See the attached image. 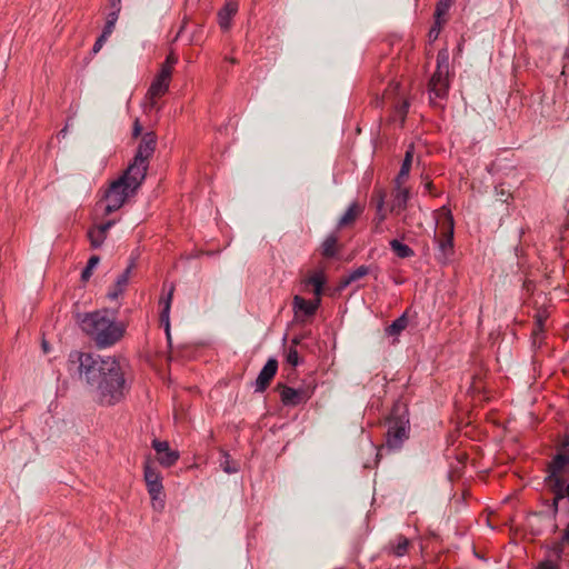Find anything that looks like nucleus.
<instances>
[{
    "instance_id": "12",
    "label": "nucleus",
    "mask_w": 569,
    "mask_h": 569,
    "mask_svg": "<svg viewBox=\"0 0 569 569\" xmlns=\"http://www.w3.org/2000/svg\"><path fill=\"white\" fill-rule=\"evenodd\" d=\"M133 268H134V261H131V263L127 267L124 272L117 278L113 288L108 292V297L110 299H112V300L117 299L124 291L128 282H129L130 273Z\"/></svg>"
},
{
    "instance_id": "16",
    "label": "nucleus",
    "mask_w": 569,
    "mask_h": 569,
    "mask_svg": "<svg viewBox=\"0 0 569 569\" xmlns=\"http://www.w3.org/2000/svg\"><path fill=\"white\" fill-rule=\"evenodd\" d=\"M147 488H148V492L152 500V507L156 510L161 511L164 507V501L162 499V490H163L162 480H159L156 483H151Z\"/></svg>"
},
{
    "instance_id": "41",
    "label": "nucleus",
    "mask_w": 569,
    "mask_h": 569,
    "mask_svg": "<svg viewBox=\"0 0 569 569\" xmlns=\"http://www.w3.org/2000/svg\"><path fill=\"white\" fill-rule=\"evenodd\" d=\"M113 221H108L103 224L98 226V230L103 231V234L107 236L108 230L112 227Z\"/></svg>"
},
{
    "instance_id": "2",
    "label": "nucleus",
    "mask_w": 569,
    "mask_h": 569,
    "mask_svg": "<svg viewBox=\"0 0 569 569\" xmlns=\"http://www.w3.org/2000/svg\"><path fill=\"white\" fill-rule=\"evenodd\" d=\"M157 144V137L153 132L142 136L133 161L124 173L114 180L104 194V213L110 214L120 209L127 199L136 193L146 178L149 167V159L152 157Z\"/></svg>"
},
{
    "instance_id": "54",
    "label": "nucleus",
    "mask_w": 569,
    "mask_h": 569,
    "mask_svg": "<svg viewBox=\"0 0 569 569\" xmlns=\"http://www.w3.org/2000/svg\"><path fill=\"white\" fill-rule=\"evenodd\" d=\"M375 230H376V232H380V231H381V230H380V227H379V224H378V223H377V226H376V229H375Z\"/></svg>"
},
{
    "instance_id": "5",
    "label": "nucleus",
    "mask_w": 569,
    "mask_h": 569,
    "mask_svg": "<svg viewBox=\"0 0 569 569\" xmlns=\"http://www.w3.org/2000/svg\"><path fill=\"white\" fill-rule=\"evenodd\" d=\"M448 59L447 51H440L437 56V70L429 82V91L435 98L443 99L448 93Z\"/></svg>"
},
{
    "instance_id": "38",
    "label": "nucleus",
    "mask_w": 569,
    "mask_h": 569,
    "mask_svg": "<svg viewBox=\"0 0 569 569\" xmlns=\"http://www.w3.org/2000/svg\"><path fill=\"white\" fill-rule=\"evenodd\" d=\"M114 27H116V23H113L112 21H106V24H104V28H103L102 32L108 34V36H111V33L113 32Z\"/></svg>"
},
{
    "instance_id": "22",
    "label": "nucleus",
    "mask_w": 569,
    "mask_h": 569,
    "mask_svg": "<svg viewBox=\"0 0 569 569\" xmlns=\"http://www.w3.org/2000/svg\"><path fill=\"white\" fill-rule=\"evenodd\" d=\"M159 480H162L160 472L151 465L150 459L148 458L144 463V481L147 487L151 483H156Z\"/></svg>"
},
{
    "instance_id": "44",
    "label": "nucleus",
    "mask_w": 569,
    "mask_h": 569,
    "mask_svg": "<svg viewBox=\"0 0 569 569\" xmlns=\"http://www.w3.org/2000/svg\"><path fill=\"white\" fill-rule=\"evenodd\" d=\"M141 131H142V127H141L139 120L136 119L134 124H133V137H138L141 133Z\"/></svg>"
},
{
    "instance_id": "53",
    "label": "nucleus",
    "mask_w": 569,
    "mask_h": 569,
    "mask_svg": "<svg viewBox=\"0 0 569 569\" xmlns=\"http://www.w3.org/2000/svg\"><path fill=\"white\" fill-rule=\"evenodd\" d=\"M227 60L231 63H237V60L234 58H227Z\"/></svg>"
},
{
    "instance_id": "49",
    "label": "nucleus",
    "mask_w": 569,
    "mask_h": 569,
    "mask_svg": "<svg viewBox=\"0 0 569 569\" xmlns=\"http://www.w3.org/2000/svg\"><path fill=\"white\" fill-rule=\"evenodd\" d=\"M540 569H557V567L551 563H547V565H543Z\"/></svg>"
},
{
    "instance_id": "27",
    "label": "nucleus",
    "mask_w": 569,
    "mask_h": 569,
    "mask_svg": "<svg viewBox=\"0 0 569 569\" xmlns=\"http://www.w3.org/2000/svg\"><path fill=\"white\" fill-rule=\"evenodd\" d=\"M88 237L90 239L91 246L94 248H99L107 236L103 234V231L98 230V228H94L88 232Z\"/></svg>"
},
{
    "instance_id": "10",
    "label": "nucleus",
    "mask_w": 569,
    "mask_h": 569,
    "mask_svg": "<svg viewBox=\"0 0 569 569\" xmlns=\"http://www.w3.org/2000/svg\"><path fill=\"white\" fill-rule=\"evenodd\" d=\"M278 370V361L273 358L269 359L256 380V391L262 392L269 386Z\"/></svg>"
},
{
    "instance_id": "39",
    "label": "nucleus",
    "mask_w": 569,
    "mask_h": 569,
    "mask_svg": "<svg viewBox=\"0 0 569 569\" xmlns=\"http://www.w3.org/2000/svg\"><path fill=\"white\" fill-rule=\"evenodd\" d=\"M176 62L177 57L173 53H170L162 66H170V71L172 72V67Z\"/></svg>"
},
{
    "instance_id": "31",
    "label": "nucleus",
    "mask_w": 569,
    "mask_h": 569,
    "mask_svg": "<svg viewBox=\"0 0 569 569\" xmlns=\"http://www.w3.org/2000/svg\"><path fill=\"white\" fill-rule=\"evenodd\" d=\"M566 463H567V459L563 456H561V455L557 456L551 466L552 476H550V478H556L555 473L560 471L565 467Z\"/></svg>"
},
{
    "instance_id": "8",
    "label": "nucleus",
    "mask_w": 569,
    "mask_h": 569,
    "mask_svg": "<svg viewBox=\"0 0 569 569\" xmlns=\"http://www.w3.org/2000/svg\"><path fill=\"white\" fill-rule=\"evenodd\" d=\"M171 80L170 66H161L159 73L148 90V97H162L169 90Z\"/></svg>"
},
{
    "instance_id": "7",
    "label": "nucleus",
    "mask_w": 569,
    "mask_h": 569,
    "mask_svg": "<svg viewBox=\"0 0 569 569\" xmlns=\"http://www.w3.org/2000/svg\"><path fill=\"white\" fill-rule=\"evenodd\" d=\"M152 448L157 453L158 462L164 468L173 466L180 457L177 450L170 448L168 441L153 439Z\"/></svg>"
},
{
    "instance_id": "20",
    "label": "nucleus",
    "mask_w": 569,
    "mask_h": 569,
    "mask_svg": "<svg viewBox=\"0 0 569 569\" xmlns=\"http://www.w3.org/2000/svg\"><path fill=\"white\" fill-rule=\"evenodd\" d=\"M338 237L330 234L321 244V253L326 258L333 257L337 252Z\"/></svg>"
},
{
    "instance_id": "26",
    "label": "nucleus",
    "mask_w": 569,
    "mask_h": 569,
    "mask_svg": "<svg viewBox=\"0 0 569 569\" xmlns=\"http://www.w3.org/2000/svg\"><path fill=\"white\" fill-rule=\"evenodd\" d=\"M452 3H453V0H439L436 6L435 19L446 20L445 16L449 11Z\"/></svg>"
},
{
    "instance_id": "14",
    "label": "nucleus",
    "mask_w": 569,
    "mask_h": 569,
    "mask_svg": "<svg viewBox=\"0 0 569 569\" xmlns=\"http://www.w3.org/2000/svg\"><path fill=\"white\" fill-rule=\"evenodd\" d=\"M408 199L409 189L403 188L402 186H397L390 208L391 212H395L397 214L400 213V211L406 208Z\"/></svg>"
},
{
    "instance_id": "13",
    "label": "nucleus",
    "mask_w": 569,
    "mask_h": 569,
    "mask_svg": "<svg viewBox=\"0 0 569 569\" xmlns=\"http://www.w3.org/2000/svg\"><path fill=\"white\" fill-rule=\"evenodd\" d=\"M319 303H320L319 298H317L316 301H308L300 296L293 297V310H295L296 315H298L299 312H302L305 316H312L316 312V310L318 309Z\"/></svg>"
},
{
    "instance_id": "19",
    "label": "nucleus",
    "mask_w": 569,
    "mask_h": 569,
    "mask_svg": "<svg viewBox=\"0 0 569 569\" xmlns=\"http://www.w3.org/2000/svg\"><path fill=\"white\" fill-rule=\"evenodd\" d=\"M303 283L313 286V292L319 298L322 293V286L325 283L323 271L320 270L313 272L306 280H303Z\"/></svg>"
},
{
    "instance_id": "3",
    "label": "nucleus",
    "mask_w": 569,
    "mask_h": 569,
    "mask_svg": "<svg viewBox=\"0 0 569 569\" xmlns=\"http://www.w3.org/2000/svg\"><path fill=\"white\" fill-rule=\"evenodd\" d=\"M77 321L81 330L88 335L99 348H107L118 342L124 333V326L116 322L106 310L78 315Z\"/></svg>"
},
{
    "instance_id": "23",
    "label": "nucleus",
    "mask_w": 569,
    "mask_h": 569,
    "mask_svg": "<svg viewBox=\"0 0 569 569\" xmlns=\"http://www.w3.org/2000/svg\"><path fill=\"white\" fill-rule=\"evenodd\" d=\"M369 271H370L369 267L360 266L359 268H357L355 271H352L347 278H345L341 281V286L346 287V286L350 284L351 282L359 280L360 278L367 276L369 273Z\"/></svg>"
},
{
    "instance_id": "1",
    "label": "nucleus",
    "mask_w": 569,
    "mask_h": 569,
    "mask_svg": "<svg viewBox=\"0 0 569 569\" xmlns=\"http://www.w3.org/2000/svg\"><path fill=\"white\" fill-rule=\"evenodd\" d=\"M69 362L77 365L80 378L89 385L100 405L113 406L124 398V363L120 359L74 352L70 355Z\"/></svg>"
},
{
    "instance_id": "15",
    "label": "nucleus",
    "mask_w": 569,
    "mask_h": 569,
    "mask_svg": "<svg viewBox=\"0 0 569 569\" xmlns=\"http://www.w3.org/2000/svg\"><path fill=\"white\" fill-rule=\"evenodd\" d=\"M362 211L363 207L358 202H353L345 212V214L340 218L338 222V228L341 229L352 224L357 220V218L362 213Z\"/></svg>"
},
{
    "instance_id": "21",
    "label": "nucleus",
    "mask_w": 569,
    "mask_h": 569,
    "mask_svg": "<svg viewBox=\"0 0 569 569\" xmlns=\"http://www.w3.org/2000/svg\"><path fill=\"white\" fill-rule=\"evenodd\" d=\"M390 247L396 256L402 259L410 258L415 254L413 250L409 246L400 242L397 239L390 241Z\"/></svg>"
},
{
    "instance_id": "4",
    "label": "nucleus",
    "mask_w": 569,
    "mask_h": 569,
    "mask_svg": "<svg viewBox=\"0 0 569 569\" xmlns=\"http://www.w3.org/2000/svg\"><path fill=\"white\" fill-rule=\"evenodd\" d=\"M436 220L439 229V233L435 236L439 249L438 259L447 262L453 252V217L449 209L442 207L436 212Z\"/></svg>"
},
{
    "instance_id": "34",
    "label": "nucleus",
    "mask_w": 569,
    "mask_h": 569,
    "mask_svg": "<svg viewBox=\"0 0 569 569\" xmlns=\"http://www.w3.org/2000/svg\"><path fill=\"white\" fill-rule=\"evenodd\" d=\"M446 22V20H437L435 19V23L431 27L429 31V38L430 40H436L440 33L442 24Z\"/></svg>"
},
{
    "instance_id": "9",
    "label": "nucleus",
    "mask_w": 569,
    "mask_h": 569,
    "mask_svg": "<svg viewBox=\"0 0 569 569\" xmlns=\"http://www.w3.org/2000/svg\"><path fill=\"white\" fill-rule=\"evenodd\" d=\"M278 388L280 389L281 401L286 406H297L310 398V393L306 389H293L281 385Z\"/></svg>"
},
{
    "instance_id": "11",
    "label": "nucleus",
    "mask_w": 569,
    "mask_h": 569,
    "mask_svg": "<svg viewBox=\"0 0 569 569\" xmlns=\"http://www.w3.org/2000/svg\"><path fill=\"white\" fill-rule=\"evenodd\" d=\"M238 11V3L236 1H228L224 7L218 12V22L221 29L228 30L231 26V19Z\"/></svg>"
},
{
    "instance_id": "18",
    "label": "nucleus",
    "mask_w": 569,
    "mask_h": 569,
    "mask_svg": "<svg viewBox=\"0 0 569 569\" xmlns=\"http://www.w3.org/2000/svg\"><path fill=\"white\" fill-rule=\"evenodd\" d=\"M409 543V539L403 536H398L393 541L390 542L389 552L397 557H401L407 552Z\"/></svg>"
},
{
    "instance_id": "29",
    "label": "nucleus",
    "mask_w": 569,
    "mask_h": 569,
    "mask_svg": "<svg viewBox=\"0 0 569 569\" xmlns=\"http://www.w3.org/2000/svg\"><path fill=\"white\" fill-rule=\"evenodd\" d=\"M411 164L408 162H402V166L400 168V171L396 178V184L402 186L405 181L407 180L409 172H410Z\"/></svg>"
},
{
    "instance_id": "17",
    "label": "nucleus",
    "mask_w": 569,
    "mask_h": 569,
    "mask_svg": "<svg viewBox=\"0 0 569 569\" xmlns=\"http://www.w3.org/2000/svg\"><path fill=\"white\" fill-rule=\"evenodd\" d=\"M173 291H174V287H173V284H171L170 289L168 291V296L160 300V303L163 305V310H162V313H161V321L164 322V325H166V333H167V337H168L169 341H170L169 311H170V306H171V300H172Z\"/></svg>"
},
{
    "instance_id": "50",
    "label": "nucleus",
    "mask_w": 569,
    "mask_h": 569,
    "mask_svg": "<svg viewBox=\"0 0 569 569\" xmlns=\"http://www.w3.org/2000/svg\"><path fill=\"white\" fill-rule=\"evenodd\" d=\"M558 502H559V501H557V500H555V499H553L552 507H553L555 512H557V510H558Z\"/></svg>"
},
{
    "instance_id": "25",
    "label": "nucleus",
    "mask_w": 569,
    "mask_h": 569,
    "mask_svg": "<svg viewBox=\"0 0 569 569\" xmlns=\"http://www.w3.org/2000/svg\"><path fill=\"white\" fill-rule=\"evenodd\" d=\"M220 467L227 473H236L239 470V463L233 461L229 453L223 452Z\"/></svg>"
},
{
    "instance_id": "48",
    "label": "nucleus",
    "mask_w": 569,
    "mask_h": 569,
    "mask_svg": "<svg viewBox=\"0 0 569 569\" xmlns=\"http://www.w3.org/2000/svg\"><path fill=\"white\" fill-rule=\"evenodd\" d=\"M302 338L301 337H295L292 339V347H296L298 346L300 342H301Z\"/></svg>"
},
{
    "instance_id": "33",
    "label": "nucleus",
    "mask_w": 569,
    "mask_h": 569,
    "mask_svg": "<svg viewBox=\"0 0 569 569\" xmlns=\"http://www.w3.org/2000/svg\"><path fill=\"white\" fill-rule=\"evenodd\" d=\"M286 359H287V362L290 363L291 366H293V367L298 366L299 356H298V351L295 347H290L288 349Z\"/></svg>"
},
{
    "instance_id": "42",
    "label": "nucleus",
    "mask_w": 569,
    "mask_h": 569,
    "mask_svg": "<svg viewBox=\"0 0 569 569\" xmlns=\"http://www.w3.org/2000/svg\"><path fill=\"white\" fill-rule=\"evenodd\" d=\"M412 158H413V147L411 146L407 152H406V157L403 159L405 162H408V163H412Z\"/></svg>"
},
{
    "instance_id": "40",
    "label": "nucleus",
    "mask_w": 569,
    "mask_h": 569,
    "mask_svg": "<svg viewBox=\"0 0 569 569\" xmlns=\"http://www.w3.org/2000/svg\"><path fill=\"white\" fill-rule=\"evenodd\" d=\"M109 6L111 8V11H121V0H109Z\"/></svg>"
},
{
    "instance_id": "47",
    "label": "nucleus",
    "mask_w": 569,
    "mask_h": 569,
    "mask_svg": "<svg viewBox=\"0 0 569 569\" xmlns=\"http://www.w3.org/2000/svg\"><path fill=\"white\" fill-rule=\"evenodd\" d=\"M102 47H103L102 44H100L99 42L96 41V43L93 44V49H92L93 53H98Z\"/></svg>"
},
{
    "instance_id": "37",
    "label": "nucleus",
    "mask_w": 569,
    "mask_h": 569,
    "mask_svg": "<svg viewBox=\"0 0 569 569\" xmlns=\"http://www.w3.org/2000/svg\"><path fill=\"white\" fill-rule=\"evenodd\" d=\"M408 108H409V103L407 101H403L402 104L398 109V112L401 117V122L405 121V117L407 114Z\"/></svg>"
},
{
    "instance_id": "36",
    "label": "nucleus",
    "mask_w": 569,
    "mask_h": 569,
    "mask_svg": "<svg viewBox=\"0 0 569 569\" xmlns=\"http://www.w3.org/2000/svg\"><path fill=\"white\" fill-rule=\"evenodd\" d=\"M158 97H148L146 96L147 102L144 104L146 110H152L157 108V99Z\"/></svg>"
},
{
    "instance_id": "45",
    "label": "nucleus",
    "mask_w": 569,
    "mask_h": 569,
    "mask_svg": "<svg viewBox=\"0 0 569 569\" xmlns=\"http://www.w3.org/2000/svg\"><path fill=\"white\" fill-rule=\"evenodd\" d=\"M562 542L563 543H569V522H568V526H567V528L565 530V533L562 536Z\"/></svg>"
},
{
    "instance_id": "35",
    "label": "nucleus",
    "mask_w": 569,
    "mask_h": 569,
    "mask_svg": "<svg viewBox=\"0 0 569 569\" xmlns=\"http://www.w3.org/2000/svg\"><path fill=\"white\" fill-rule=\"evenodd\" d=\"M546 318H543L542 316H538L537 317V320H536V328L533 330V335L537 336L539 335L540 332L543 331V321H545Z\"/></svg>"
},
{
    "instance_id": "52",
    "label": "nucleus",
    "mask_w": 569,
    "mask_h": 569,
    "mask_svg": "<svg viewBox=\"0 0 569 569\" xmlns=\"http://www.w3.org/2000/svg\"><path fill=\"white\" fill-rule=\"evenodd\" d=\"M42 348H43L44 352H48V345L46 341L42 342Z\"/></svg>"
},
{
    "instance_id": "51",
    "label": "nucleus",
    "mask_w": 569,
    "mask_h": 569,
    "mask_svg": "<svg viewBox=\"0 0 569 569\" xmlns=\"http://www.w3.org/2000/svg\"><path fill=\"white\" fill-rule=\"evenodd\" d=\"M402 220H403L405 223L410 224V217L409 216H405Z\"/></svg>"
},
{
    "instance_id": "30",
    "label": "nucleus",
    "mask_w": 569,
    "mask_h": 569,
    "mask_svg": "<svg viewBox=\"0 0 569 569\" xmlns=\"http://www.w3.org/2000/svg\"><path fill=\"white\" fill-rule=\"evenodd\" d=\"M549 481L553 482V485H551V486L556 493L555 500L559 501L562 498H565L566 492L562 491V483H561L560 479L559 478H549Z\"/></svg>"
},
{
    "instance_id": "32",
    "label": "nucleus",
    "mask_w": 569,
    "mask_h": 569,
    "mask_svg": "<svg viewBox=\"0 0 569 569\" xmlns=\"http://www.w3.org/2000/svg\"><path fill=\"white\" fill-rule=\"evenodd\" d=\"M385 192H379V199L377 202V211H378V224H380L385 219L386 214L382 212L383 203H385Z\"/></svg>"
},
{
    "instance_id": "28",
    "label": "nucleus",
    "mask_w": 569,
    "mask_h": 569,
    "mask_svg": "<svg viewBox=\"0 0 569 569\" xmlns=\"http://www.w3.org/2000/svg\"><path fill=\"white\" fill-rule=\"evenodd\" d=\"M99 261H100V259L98 256H92L89 259L87 267L83 269V271L81 273V278L83 281L89 280V278L92 274L93 269L98 266Z\"/></svg>"
},
{
    "instance_id": "46",
    "label": "nucleus",
    "mask_w": 569,
    "mask_h": 569,
    "mask_svg": "<svg viewBox=\"0 0 569 569\" xmlns=\"http://www.w3.org/2000/svg\"><path fill=\"white\" fill-rule=\"evenodd\" d=\"M110 36L106 34V33H101V36L97 39V42H99L100 44H104V42L107 41V39L109 38Z\"/></svg>"
},
{
    "instance_id": "43",
    "label": "nucleus",
    "mask_w": 569,
    "mask_h": 569,
    "mask_svg": "<svg viewBox=\"0 0 569 569\" xmlns=\"http://www.w3.org/2000/svg\"><path fill=\"white\" fill-rule=\"evenodd\" d=\"M119 13L117 11H110L107 16V21H112L113 23H117V20L119 18Z\"/></svg>"
},
{
    "instance_id": "6",
    "label": "nucleus",
    "mask_w": 569,
    "mask_h": 569,
    "mask_svg": "<svg viewBox=\"0 0 569 569\" xmlns=\"http://www.w3.org/2000/svg\"><path fill=\"white\" fill-rule=\"evenodd\" d=\"M408 419L405 417H391L388 420L387 446L391 449H399L408 438Z\"/></svg>"
},
{
    "instance_id": "24",
    "label": "nucleus",
    "mask_w": 569,
    "mask_h": 569,
    "mask_svg": "<svg viewBox=\"0 0 569 569\" xmlns=\"http://www.w3.org/2000/svg\"><path fill=\"white\" fill-rule=\"evenodd\" d=\"M408 326V319L403 315L395 320L388 328L387 332L390 336H398Z\"/></svg>"
}]
</instances>
